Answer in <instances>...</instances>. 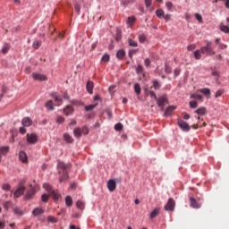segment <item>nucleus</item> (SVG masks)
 Masks as SVG:
<instances>
[{
	"label": "nucleus",
	"instance_id": "57",
	"mask_svg": "<svg viewBox=\"0 0 229 229\" xmlns=\"http://www.w3.org/2000/svg\"><path fill=\"white\" fill-rule=\"evenodd\" d=\"M10 207H12V203L10 201H6L4 205V208H5V210H8Z\"/></svg>",
	"mask_w": 229,
	"mask_h": 229
},
{
	"label": "nucleus",
	"instance_id": "50",
	"mask_svg": "<svg viewBox=\"0 0 229 229\" xmlns=\"http://www.w3.org/2000/svg\"><path fill=\"white\" fill-rule=\"evenodd\" d=\"M146 35H144V34H140L139 35V41L140 42H141V43H143L145 40H146Z\"/></svg>",
	"mask_w": 229,
	"mask_h": 229
},
{
	"label": "nucleus",
	"instance_id": "15",
	"mask_svg": "<svg viewBox=\"0 0 229 229\" xmlns=\"http://www.w3.org/2000/svg\"><path fill=\"white\" fill-rule=\"evenodd\" d=\"M21 123L23 126H27V127L31 126L33 124V121L30 117L23 118Z\"/></svg>",
	"mask_w": 229,
	"mask_h": 229
},
{
	"label": "nucleus",
	"instance_id": "48",
	"mask_svg": "<svg viewBox=\"0 0 229 229\" xmlns=\"http://www.w3.org/2000/svg\"><path fill=\"white\" fill-rule=\"evenodd\" d=\"M165 71L167 74H171L172 70H171V67L169 66V64H165Z\"/></svg>",
	"mask_w": 229,
	"mask_h": 229
},
{
	"label": "nucleus",
	"instance_id": "54",
	"mask_svg": "<svg viewBox=\"0 0 229 229\" xmlns=\"http://www.w3.org/2000/svg\"><path fill=\"white\" fill-rule=\"evenodd\" d=\"M195 17H196L197 21H199V22H203V17L201 16V14L196 13Z\"/></svg>",
	"mask_w": 229,
	"mask_h": 229
},
{
	"label": "nucleus",
	"instance_id": "52",
	"mask_svg": "<svg viewBox=\"0 0 229 229\" xmlns=\"http://www.w3.org/2000/svg\"><path fill=\"white\" fill-rule=\"evenodd\" d=\"M114 130H116V131H121V130H123V125L122 123H116L114 125Z\"/></svg>",
	"mask_w": 229,
	"mask_h": 229
},
{
	"label": "nucleus",
	"instance_id": "34",
	"mask_svg": "<svg viewBox=\"0 0 229 229\" xmlns=\"http://www.w3.org/2000/svg\"><path fill=\"white\" fill-rule=\"evenodd\" d=\"M134 90L137 96L140 95V91H141L140 84L139 83L134 84Z\"/></svg>",
	"mask_w": 229,
	"mask_h": 229
},
{
	"label": "nucleus",
	"instance_id": "40",
	"mask_svg": "<svg viewBox=\"0 0 229 229\" xmlns=\"http://www.w3.org/2000/svg\"><path fill=\"white\" fill-rule=\"evenodd\" d=\"M136 72L138 74H142V72H144V67H142L141 64H138L136 68Z\"/></svg>",
	"mask_w": 229,
	"mask_h": 229
},
{
	"label": "nucleus",
	"instance_id": "14",
	"mask_svg": "<svg viewBox=\"0 0 229 229\" xmlns=\"http://www.w3.org/2000/svg\"><path fill=\"white\" fill-rule=\"evenodd\" d=\"M174 110H176V107L175 106H168L165 111V117H169V115H171L173 114V112H174Z\"/></svg>",
	"mask_w": 229,
	"mask_h": 229
},
{
	"label": "nucleus",
	"instance_id": "21",
	"mask_svg": "<svg viewBox=\"0 0 229 229\" xmlns=\"http://www.w3.org/2000/svg\"><path fill=\"white\" fill-rule=\"evenodd\" d=\"M52 98H54L56 106H60V105H62V98L56 96L55 93L52 94Z\"/></svg>",
	"mask_w": 229,
	"mask_h": 229
},
{
	"label": "nucleus",
	"instance_id": "36",
	"mask_svg": "<svg viewBox=\"0 0 229 229\" xmlns=\"http://www.w3.org/2000/svg\"><path fill=\"white\" fill-rule=\"evenodd\" d=\"M220 30L221 31H223L224 33H227L229 34V27L225 25V24H221L220 25Z\"/></svg>",
	"mask_w": 229,
	"mask_h": 229
},
{
	"label": "nucleus",
	"instance_id": "61",
	"mask_svg": "<svg viewBox=\"0 0 229 229\" xmlns=\"http://www.w3.org/2000/svg\"><path fill=\"white\" fill-rule=\"evenodd\" d=\"M149 95H150V98H154V99L156 100L158 99V98H157V94L155 93V91L150 90Z\"/></svg>",
	"mask_w": 229,
	"mask_h": 229
},
{
	"label": "nucleus",
	"instance_id": "11",
	"mask_svg": "<svg viewBox=\"0 0 229 229\" xmlns=\"http://www.w3.org/2000/svg\"><path fill=\"white\" fill-rule=\"evenodd\" d=\"M190 201V207H191L192 208H201V204L198 203V200H196L194 197H191Z\"/></svg>",
	"mask_w": 229,
	"mask_h": 229
},
{
	"label": "nucleus",
	"instance_id": "63",
	"mask_svg": "<svg viewBox=\"0 0 229 229\" xmlns=\"http://www.w3.org/2000/svg\"><path fill=\"white\" fill-rule=\"evenodd\" d=\"M187 49L188 51H194V49H196V45H190Z\"/></svg>",
	"mask_w": 229,
	"mask_h": 229
},
{
	"label": "nucleus",
	"instance_id": "46",
	"mask_svg": "<svg viewBox=\"0 0 229 229\" xmlns=\"http://www.w3.org/2000/svg\"><path fill=\"white\" fill-rule=\"evenodd\" d=\"M173 3L172 2H166L165 3V7L167 8L168 12H171L173 10Z\"/></svg>",
	"mask_w": 229,
	"mask_h": 229
},
{
	"label": "nucleus",
	"instance_id": "17",
	"mask_svg": "<svg viewBox=\"0 0 229 229\" xmlns=\"http://www.w3.org/2000/svg\"><path fill=\"white\" fill-rule=\"evenodd\" d=\"M74 112V109L72 108V106H67L64 109V114L65 115H71V114H72Z\"/></svg>",
	"mask_w": 229,
	"mask_h": 229
},
{
	"label": "nucleus",
	"instance_id": "39",
	"mask_svg": "<svg viewBox=\"0 0 229 229\" xmlns=\"http://www.w3.org/2000/svg\"><path fill=\"white\" fill-rule=\"evenodd\" d=\"M128 44L129 46H131V47H137V46H139V44L137 43V41H134L131 38L128 39Z\"/></svg>",
	"mask_w": 229,
	"mask_h": 229
},
{
	"label": "nucleus",
	"instance_id": "47",
	"mask_svg": "<svg viewBox=\"0 0 229 229\" xmlns=\"http://www.w3.org/2000/svg\"><path fill=\"white\" fill-rule=\"evenodd\" d=\"M41 199H42V201H44V203H47V201L49 200V195H47V194H43V195L41 196Z\"/></svg>",
	"mask_w": 229,
	"mask_h": 229
},
{
	"label": "nucleus",
	"instance_id": "19",
	"mask_svg": "<svg viewBox=\"0 0 229 229\" xmlns=\"http://www.w3.org/2000/svg\"><path fill=\"white\" fill-rule=\"evenodd\" d=\"M158 214H160V208H155L154 210L150 213V219H155Z\"/></svg>",
	"mask_w": 229,
	"mask_h": 229
},
{
	"label": "nucleus",
	"instance_id": "5",
	"mask_svg": "<svg viewBox=\"0 0 229 229\" xmlns=\"http://www.w3.org/2000/svg\"><path fill=\"white\" fill-rule=\"evenodd\" d=\"M157 106L161 108L162 111H164V106L167 105L168 101L165 97H160L159 98L156 99Z\"/></svg>",
	"mask_w": 229,
	"mask_h": 229
},
{
	"label": "nucleus",
	"instance_id": "51",
	"mask_svg": "<svg viewBox=\"0 0 229 229\" xmlns=\"http://www.w3.org/2000/svg\"><path fill=\"white\" fill-rule=\"evenodd\" d=\"M2 189L3 191H10V189H12V186H10V184L5 183L4 185H2Z\"/></svg>",
	"mask_w": 229,
	"mask_h": 229
},
{
	"label": "nucleus",
	"instance_id": "28",
	"mask_svg": "<svg viewBox=\"0 0 229 229\" xmlns=\"http://www.w3.org/2000/svg\"><path fill=\"white\" fill-rule=\"evenodd\" d=\"M201 55H203V53H201V49L200 50H196L193 53V56L195 58V60H201Z\"/></svg>",
	"mask_w": 229,
	"mask_h": 229
},
{
	"label": "nucleus",
	"instance_id": "49",
	"mask_svg": "<svg viewBox=\"0 0 229 229\" xmlns=\"http://www.w3.org/2000/svg\"><path fill=\"white\" fill-rule=\"evenodd\" d=\"M225 92V90L223 89H219L216 92L215 98H221V96H223V93Z\"/></svg>",
	"mask_w": 229,
	"mask_h": 229
},
{
	"label": "nucleus",
	"instance_id": "62",
	"mask_svg": "<svg viewBox=\"0 0 229 229\" xmlns=\"http://www.w3.org/2000/svg\"><path fill=\"white\" fill-rule=\"evenodd\" d=\"M163 19H165V21H166V22L171 21V14H165L163 16Z\"/></svg>",
	"mask_w": 229,
	"mask_h": 229
},
{
	"label": "nucleus",
	"instance_id": "41",
	"mask_svg": "<svg viewBox=\"0 0 229 229\" xmlns=\"http://www.w3.org/2000/svg\"><path fill=\"white\" fill-rule=\"evenodd\" d=\"M102 62L108 63L110 62V55L108 54H106L101 58Z\"/></svg>",
	"mask_w": 229,
	"mask_h": 229
},
{
	"label": "nucleus",
	"instance_id": "3",
	"mask_svg": "<svg viewBox=\"0 0 229 229\" xmlns=\"http://www.w3.org/2000/svg\"><path fill=\"white\" fill-rule=\"evenodd\" d=\"M200 51L202 55H207L208 56H214L216 55V51L212 47H202Z\"/></svg>",
	"mask_w": 229,
	"mask_h": 229
},
{
	"label": "nucleus",
	"instance_id": "6",
	"mask_svg": "<svg viewBox=\"0 0 229 229\" xmlns=\"http://www.w3.org/2000/svg\"><path fill=\"white\" fill-rule=\"evenodd\" d=\"M178 126L182 129L183 131H190L191 126L185 121L178 119Z\"/></svg>",
	"mask_w": 229,
	"mask_h": 229
},
{
	"label": "nucleus",
	"instance_id": "44",
	"mask_svg": "<svg viewBox=\"0 0 229 229\" xmlns=\"http://www.w3.org/2000/svg\"><path fill=\"white\" fill-rule=\"evenodd\" d=\"M190 108H198V102L197 101H191L189 103Z\"/></svg>",
	"mask_w": 229,
	"mask_h": 229
},
{
	"label": "nucleus",
	"instance_id": "27",
	"mask_svg": "<svg viewBox=\"0 0 229 229\" xmlns=\"http://www.w3.org/2000/svg\"><path fill=\"white\" fill-rule=\"evenodd\" d=\"M10 44L5 43L3 47H2V53L3 55H6V53H8L10 51Z\"/></svg>",
	"mask_w": 229,
	"mask_h": 229
},
{
	"label": "nucleus",
	"instance_id": "10",
	"mask_svg": "<svg viewBox=\"0 0 229 229\" xmlns=\"http://www.w3.org/2000/svg\"><path fill=\"white\" fill-rule=\"evenodd\" d=\"M116 187H117V183L115 182V181L114 179H111L108 181L107 188H108V191H110V192H114V191H115Z\"/></svg>",
	"mask_w": 229,
	"mask_h": 229
},
{
	"label": "nucleus",
	"instance_id": "12",
	"mask_svg": "<svg viewBox=\"0 0 229 229\" xmlns=\"http://www.w3.org/2000/svg\"><path fill=\"white\" fill-rule=\"evenodd\" d=\"M19 158L23 164H28V155H26V152L21 151L19 153Z\"/></svg>",
	"mask_w": 229,
	"mask_h": 229
},
{
	"label": "nucleus",
	"instance_id": "7",
	"mask_svg": "<svg viewBox=\"0 0 229 229\" xmlns=\"http://www.w3.org/2000/svg\"><path fill=\"white\" fill-rule=\"evenodd\" d=\"M32 78L37 81H47V76L40 73H32Z\"/></svg>",
	"mask_w": 229,
	"mask_h": 229
},
{
	"label": "nucleus",
	"instance_id": "23",
	"mask_svg": "<svg viewBox=\"0 0 229 229\" xmlns=\"http://www.w3.org/2000/svg\"><path fill=\"white\" fill-rule=\"evenodd\" d=\"M153 85L151 89H155V90H160V87H162V84L158 81H152Z\"/></svg>",
	"mask_w": 229,
	"mask_h": 229
},
{
	"label": "nucleus",
	"instance_id": "18",
	"mask_svg": "<svg viewBox=\"0 0 229 229\" xmlns=\"http://www.w3.org/2000/svg\"><path fill=\"white\" fill-rule=\"evenodd\" d=\"M73 134L74 137H76L77 139H80V137H81V135H83L82 131H81V128L77 127L73 130Z\"/></svg>",
	"mask_w": 229,
	"mask_h": 229
},
{
	"label": "nucleus",
	"instance_id": "59",
	"mask_svg": "<svg viewBox=\"0 0 229 229\" xmlns=\"http://www.w3.org/2000/svg\"><path fill=\"white\" fill-rule=\"evenodd\" d=\"M47 221L48 223H56V219L55 218V216H48Z\"/></svg>",
	"mask_w": 229,
	"mask_h": 229
},
{
	"label": "nucleus",
	"instance_id": "9",
	"mask_svg": "<svg viewBox=\"0 0 229 229\" xmlns=\"http://www.w3.org/2000/svg\"><path fill=\"white\" fill-rule=\"evenodd\" d=\"M24 191H26V187L20 186L13 193L14 198H21L24 194Z\"/></svg>",
	"mask_w": 229,
	"mask_h": 229
},
{
	"label": "nucleus",
	"instance_id": "56",
	"mask_svg": "<svg viewBox=\"0 0 229 229\" xmlns=\"http://www.w3.org/2000/svg\"><path fill=\"white\" fill-rule=\"evenodd\" d=\"M144 64L146 67H149V65H151V60H149V58H146Z\"/></svg>",
	"mask_w": 229,
	"mask_h": 229
},
{
	"label": "nucleus",
	"instance_id": "37",
	"mask_svg": "<svg viewBox=\"0 0 229 229\" xmlns=\"http://www.w3.org/2000/svg\"><path fill=\"white\" fill-rule=\"evenodd\" d=\"M66 207H71L72 205V198L71 196H67L65 198Z\"/></svg>",
	"mask_w": 229,
	"mask_h": 229
},
{
	"label": "nucleus",
	"instance_id": "29",
	"mask_svg": "<svg viewBox=\"0 0 229 229\" xmlns=\"http://www.w3.org/2000/svg\"><path fill=\"white\" fill-rule=\"evenodd\" d=\"M46 107L48 109V110H55V104H53V100H48L47 103H46Z\"/></svg>",
	"mask_w": 229,
	"mask_h": 229
},
{
	"label": "nucleus",
	"instance_id": "55",
	"mask_svg": "<svg viewBox=\"0 0 229 229\" xmlns=\"http://www.w3.org/2000/svg\"><path fill=\"white\" fill-rule=\"evenodd\" d=\"M182 118L185 119L186 121H189V119H191V115L187 113H182Z\"/></svg>",
	"mask_w": 229,
	"mask_h": 229
},
{
	"label": "nucleus",
	"instance_id": "25",
	"mask_svg": "<svg viewBox=\"0 0 229 229\" xmlns=\"http://www.w3.org/2000/svg\"><path fill=\"white\" fill-rule=\"evenodd\" d=\"M64 139L65 142H68V144H72L73 142L72 137H71V135H69L68 133L64 134Z\"/></svg>",
	"mask_w": 229,
	"mask_h": 229
},
{
	"label": "nucleus",
	"instance_id": "24",
	"mask_svg": "<svg viewBox=\"0 0 229 229\" xmlns=\"http://www.w3.org/2000/svg\"><path fill=\"white\" fill-rule=\"evenodd\" d=\"M137 21V18H135V16H130L127 19V24L128 26H133V24H135V21Z\"/></svg>",
	"mask_w": 229,
	"mask_h": 229
},
{
	"label": "nucleus",
	"instance_id": "38",
	"mask_svg": "<svg viewBox=\"0 0 229 229\" xmlns=\"http://www.w3.org/2000/svg\"><path fill=\"white\" fill-rule=\"evenodd\" d=\"M96 106H98V104L86 106L85 110H86V112H91V110H94V108H96Z\"/></svg>",
	"mask_w": 229,
	"mask_h": 229
},
{
	"label": "nucleus",
	"instance_id": "16",
	"mask_svg": "<svg viewBox=\"0 0 229 229\" xmlns=\"http://www.w3.org/2000/svg\"><path fill=\"white\" fill-rule=\"evenodd\" d=\"M195 114L198 115H206L207 114V107H199L195 111Z\"/></svg>",
	"mask_w": 229,
	"mask_h": 229
},
{
	"label": "nucleus",
	"instance_id": "64",
	"mask_svg": "<svg viewBox=\"0 0 229 229\" xmlns=\"http://www.w3.org/2000/svg\"><path fill=\"white\" fill-rule=\"evenodd\" d=\"M151 1H152V0H145V6H146L147 8H149V6H151Z\"/></svg>",
	"mask_w": 229,
	"mask_h": 229
},
{
	"label": "nucleus",
	"instance_id": "42",
	"mask_svg": "<svg viewBox=\"0 0 229 229\" xmlns=\"http://www.w3.org/2000/svg\"><path fill=\"white\" fill-rule=\"evenodd\" d=\"M56 123L58 124H63V123H65V118H64L63 116H57Z\"/></svg>",
	"mask_w": 229,
	"mask_h": 229
},
{
	"label": "nucleus",
	"instance_id": "45",
	"mask_svg": "<svg viewBox=\"0 0 229 229\" xmlns=\"http://www.w3.org/2000/svg\"><path fill=\"white\" fill-rule=\"evenodd\" d=\"M13 212L16 214V216H22V211L19 208H14Z\"/></svg>",
	"mask_w": 229,
	"mask_h": 229
},
{
	"label": "nucleus",
	"instance_id": "1",
	"mask_svg": "<svg viewBox=\"0 0 229 229\" xmlns=\"http://www.w3.org/2000/svg\"><path fill=\"white\" fill-rule=\"evenodd\" d=\"M69 167L71 165H65L64 162H59L57 165V169L59 173V182H65L69 180Z\"/></svg>",
	"mask_w": 229,
	"mask_h": 229
},
{
	"label": "nucleus",
	"instance_id": "4",
	"mask_svg": "<svg viewBox=\"0 0 229 229\" xmlns=\"http://www.w3.org/2000/svg\"><path fill=\"white\" fill-rule=\"evenodd\" d=\"M175 202L173 198H170L167 203L165 205V210L166 212H174V211Z\"/></svg>",
	"mask_w": 229,
	"mask_h": 229
},
{
	"label": "nucleus",
	"instance_id": "53",
	"mask_svg": "<svg viewBox=\"0 0 229 229\" xmlns=\"http://www.w3.org/2000/svg\"><path fill=\"white\" fill-rule=\"evenodd\" d=\"M191 99H201V95H199V94H192L191 96Z\"/></svg>",
	"mask_w": 229,
	"mask_h": 229
},
{
	"label": "nucleus",
	"instance_id": "58",
	"mask_svg": "<svg viewBox=\"0 0 229 229\" xmlns=\"http://www.w3.org/2000/svg\"><path fill=\"white\" fill-rule=\"evenodd\" d=\"M74 9H75V12H77L78 15H80V12H81L80 4H74Z\"/></svg>",
	"mask_w": 229,
	"mask_h": 229
},
{
	"label": "nucleus",
	"instance_id": "33",
	"mask_svg": "<svg viewBox=\"0 0 229 229\" xmlns=\"http://www.w3.org/2000/svg\"><path fill=\"white\" fill-rule=\"evenodd\" d=\"M199 92H201V94H204V96H210V89L208 88H204L199 89Z\"/></svg>",
	"mask_w": 229,
	"mask_h": 229
},
{
	"label": "nucleus",
	"instance_id": "32",
	"mask_svg": "<svg viewBox=\"0 0 229 229\" xmlns=\"http://www.w3.org/2000/svg\"><path fill=\"white\" fill-rule=\"evenodd\" d=\"M156 15H157V17H158V19H162V18H164V15H165V13H164V10L157 9L156 11Z\"/></svg>",
	"mask_w": 229,
	"mask_h": 229
},
{
	"label": "nucleus",
	"instance_id": "22",
	"mask_svg": "<svg viewBox=\"0 0 229 229\" xmlns=\"http://www.w3.org/2000/svg\"><path fill=\"white\" fill-rule=\"evenodd\" d=\"M33 216H42V214H44V209H42V208H36L33 211H32Z\"/></svg>",
	"mask_w": 229,
	"mask_h": 229
},
{
	"label": "nucleus",
	"instance_id": "31",
	"mask_svg": "<svg viewBox=\"0 0 229 229\" xmlns=\"http://www.w3.org/2000/svg\"><path fill=\"white\" fill-rule=\"evenodd\" d=\"M8 151H10V147H8V146L2 147L0 148V155L4 156V155H6V153H8Z\"/></svg>",
	"mask_w": 229,
	"mask_h": 229
},
{
	"label": "nucleus",
	"instance_id": "35",
	"mask_svg": "<svg viewBox=\"0 0 229 229\" xmlns=\"http://www.w3.org/2000/svg\"><path fill=\"white\" fill-rule=\"evenodd\" d=\"M40 46H42V42L39 40H35L33 42L32 47H33V49H38V47H40Z\"/></svg>",
	"mask_w": 229,
	"mask_h": 229
},
{
	"label": "nucleus",
	"instance_id": "30",
	"mask_svg": "<svg viewBox=\"0 0 229 229\" xmlns=\"http://www.w3.org/2000/svg\"><path fill=\"white\" fill-rule=\"evenodd\" d=\"M125 55H126V52H124V50H119L116 53V58H119V60H123V58H124Z\"/></svg>",
	"mask_w": 229,
	"mask_h": 229
},
{
	"label": "nucleus",
	"instance_id": "2",
	"mask_svg": "<svg viewBox=\"0 0 229 229\" xmlns=\"http://www.w3.org/2000/svg\"><path fill=\"white\" fill-rule=\"evenodd\" d=\"M43 189H46L47 191L50 194V196L55 199V201H57V199H60V194L56 192L55 190H53V187L49 183H44L43 184Z\"/></svg>",
	"mask_w": 229,
	"mask_h": 229
},
{
	"label": "nucleus",
	"instance_id": "8",
	"mask_svg": "<svg viewBox=\"0 0 229 229\" xmlns=\"http://www.w3.org/2000/svg\"><path fill=\"white\" fill-rule=\"evenodd\" d=\"M38 140V137L35 133L27 134V142L29 144H35L37 140Z\"/></svg>",
	"mask_w": 229,
	"mask_h": 229
},
{
	"label": "nucleus",
	"instance_id": "20",
	"mask_svg": "<svg viewBox=\"0 0 229 229\" xmlns=\"http://www.w3.org/2000/svg\"><path fill=\"white\" fill-rule=\"evenodd\" d=\"M35 196V189L30 188L26 193V199H31Z\"/></svg>",
	"mask_w": 229,
	"mask_h": 229
},
{
	"label": "nucleus",
	"instance_id": "60",
	"mask_svg": "<svg viewBox=\"0 0 229 229\" xmlns=\"http://www.w3.org/2000/svg\"><path fill=\"white\" fill-rule=\"evenodd\" d=\"M226 47H228V46H226L225 44L221 43L218 45V49L220 50L226 49Z\"/></svg>",
	"mask_w": 229,
	"mask_h": 229
},
{
	"label": "nucleus",
	"instance_id": "13",
	"mask_svg": "<svg viewBox=\"0 0 229 229\" xmlns=\"http://www.w3.org/2000/svg\"><path fill=\"white\" fill-rule=\"evenodd\" d=\"M86 89H87V91L89 92V94H93L94 82H92V81H89L86 84Z\"/></svg>",
	"mask_w": 229,
	"mask_h": 229
},
{
	"label": "nucleus",
	"instance_id": "26",
	"mask_svg": "<svg viewBox=\"0 0 229 229\" xmlns=\"http://www.w3.org/2000/svg\"><path fill=\"white\" fill-rule=\"evenodd\" d=\"M76 207H77V208H79V210H85V202H83L81 200H78L76 202Z\"/></svg>",
	"mask_w": 229,
	"mask_h": 229
},
{
	"label": "nucleus",
	"instance_id": "43",
	"mask_svg": "<svg viewBox=\"0 0 229 229\" xmlns=\"http://www.w3.org/2000/svg\"><path fill=\"white\" fill-rule=\"evenodd\" d=\"M81 130L82 131V135H89V127L83 126Z\"/></svg>",
	"mask_w": 229,
	"mask_h": 229
}]
</instances>
